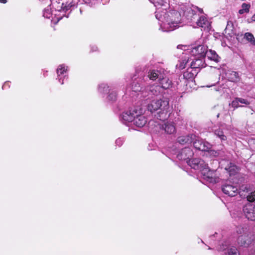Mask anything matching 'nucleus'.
I'll use <instances>...</instances> for the list:
<instances>
[{
  "label": "nucleus",
  "instance_id": "nucleus-1",
  "mask_svg": "<svg viewBox=\"0 0 255 255\" xmlns=\"http://www.w3.org/2000/svg\"><path fill=\"white\" fill-rule=\"evenodd\" d=\"M156 18L163 23L161 27L163 31H171L179 27L181 21V13L176 10L167 12L166 8L162 11H156Z\"/></svg>",
  "mask_w": 255,
  "mask_h": 255
},
{
  "label": "nucleus",
  "instance_id": "nucleus-2",
  "mask_svg": "<svg viewBox=\"0 0 255 255\" xmlns=\"http://www.w3.org/2000/svg\"><path fill=\"white\" fill-rule=\"evenodd\" d=\"M169 108V101L167 99L152 100L148 104L147 107L148 111L151 113L160 110L162 112V114H166Z\"/></svg>",
  "mask_w": 255,
  "mask_h": 255
},
{
  "label": "nucleus",
  "instance_id": "nucleus-3",
  "mask_svg": "<svg viewBox=\"0 0 255 255\" xmlns=\"http://www.w3.org/2000/svg\"><path fill=\"white\" fill-rule=\"evenodd\" d=\"M201 174L203 176V178L207 182L214 183L219 181V178L216 176L215 171L210 169L208 165L203 169Z\"/></svg>",
  "mask_w": 255,
  "mask_h": 255
},
{
  "label": "nucleus",
  "instance_id": "nucleus-4",
  "mask_svg": "<svg viewBox=\"0 0 255 255\" xmlns=\"http://www.w3.org/2000/svg\"><path fill=\"white\" fill-rule=\"evenodd\" d=\"M243 211L248 220L255 221V203H249L246 204L243 207Z\"/></svg>",
  "mask_w": 255,
  "mask_h": 255
},
{
  "label": "nucleus",
  "instance_id": "nucleus-5",
  "mask_svg": "<svg viewBox=\"0 0 255 255\" xmlns=\"http://www.w3.org/2000/svg\"><path fill=\"white\" fill-rule=\"evenodd\" d=\"M188 164L193 169L199 170L201 172L204 168L207 167L208 164L199 158H194L187 161Z\"/></svg>",
  "mask_w": 255,
  "mask_h": 255
},
{
  "label": "nucleus",
  "instance_id": "nucleus-6",
  "mask_svg": "<svg viewBox=\"0 0 255 255\" xmlns=\"http://www.w3.org/2000/svg\"><path fill=\"white\" fill-rule=\"evenodd\" d=\"M160 93V87L158 85H152L145 88V91L142 92V97L148 99L152 96H157Z\"/></svg>",
  "mask_w": 255,
  "mask_h": 255
},
{
  "label": "nucleus",
  "instance_id": "nucleus-7",
  "mask_svg": "<svg viewBox=\"0 0 255 255\" xmlns=\"http://www.w3.org/2000/svg\"><path fill=\"white\" fill-rule=\"evenodd\" d=\"M142 110L141 109H138L137 114H135L133 124L137 127H143L147 123L146 118L143 115H141Z\"/></svg>",
  "mask_w": 255,
  "mask_h": 255
},
{
  "label": "nucleus",
  "instance_id": "nucleus-8",
  "mask_svg": "<svg viewBox=\"0 0 255 255\" xmlns=\"http://www.w3.org/2000/svg\"><path fill=\"white\" fill-rule=\"evenodd\" d=\"M138 109H131L128 111L123 113L120 117V120L123 123L133 122L135 114H137Z\"/></svg>",
  "mask_w": 255,
  "mask_h": 255
},
{
  "label": "nucleus",
  "instance_id": "nucleus-9",
  "mask_svg": "<svg viewBox=\"0 0 255 255\" xmlns=\"http://www.w3.org/2000/svg\"><path fill=\"white\" fill-rule=\"evenodd\" d=\"M208 50V47L203 45H199L194 47L191 50L192 55L196 57L204 58Z\"/></svg>",
  "mask_w": 255,
  "mask_h": 255
},
{
  "label": "nucleus",
  "instance_id": "nucleus-10",
  "mask_svg": "<svg viewBox=\"0 0 255 255\" xmlns=\"http://www.w3.org/2000/svg\"><path fill=\"white\" fill-rule=\"evenodd\" d=\"M193 142L194 147L199 150L207 151L211 148V145L209 142L201 139L195 138Z\"/></svg>",
  "mask_w": 255,
  "mask_h": 255
},
{
  "label": "nucleus",
  "instance_id": "nucleus-11",
  "mask_svg": "<svg viewBox=\"0 0 255 255\" xmlns=\"http://www.w3.org/2000/svg\"><path fill=\"white\" fill-rule=\"evenodd\" d=\"M193 155V152L190 148L186 147L182 149L177 154V157L179 160H187Z\"/></svg>",
  "mask_w": 255,
  "mask_h": 255
},
{
  "label": "nucleus",
  "instance_id": "nucleus-12",
  "mask_svg": "<svg viewBox=\"0 0 255 255\" xmlns=\"http://www.w3.org/2000/svg\"><path fill=\"white\" fill-rule=\"evenodd\" d=\"M223 192L230 196H235L238 194V188L232 184H225L223 185Z\"/></svg>",
  "mask_w": 255,
  "mask_h": 255
},
{
  "label": "nucleus",
  "instance_id": "nucleus-13",
  "mask_svg": "<svg viewBox=\"0 0 255 255\" xmlns=\"http://www.w3.org/2000/svg\"><path fill=\"white\" fill-rule=\"evenodd\" d=\"M192 60V61L190 63V67L192 69H201L206 66L204 58L194 56Z\"/></svg>",
  "mask_w": 255,
  "mask_h": 255
},
{
  "label": "nucleus",
  "instance_id": "nucleus-14",
  "mask_svg": "<svg viewBox=\"0 0 255 255\" xmlns=\"http://www.w3.org/2000/svg\"><path fill=\"white\" fill-rule=\"evenodd\" d=\"M196 136L193 134L182 135L178 137L177 142L182 145H188L193 142Z\"/></svg>",
  "mask_w": 255,
  "mask_h": 255
},
{
  "label": "nucleus",
  "instance_id": "nucleus-15",
  "mask_svg": "<svg viewBox=\"0 0 255 255\" xmlns=\"http://www.w3.org/2000/svg\"><path fill=\"white\" fill-rule=\"evenodd\" d=\"M158 81L160 89H168L172 86V81L168 78L164 77L163 74L161 78L158 80Z\"/></svg>",
  "mask_w": 255,
  "mask_h": 255
},
{
  "label": "nucleus",
  "instance_id": "nucleus-16",
  "mask_svg": "<svg viewBox=\"0 0 255 255\" xmlns=\"http://www.w3.org/2000/svg\"><path fill=\"white\" fill-rule=\"evenodd\" d=\"M159 128L163 129L166 133L170 134L174 133L176 131L175 126L171 123L167 122L164 125H159Z\"/></svg>",
  "mask_w": 255,
  "mask_h": 255
},
{
  "label": "nucleus",
  "instance_id": "nucleus-17",
  "mask_svg": "<svg viewBox=\"0 0 255 255\" xmlns=\"http://www.w3.org/2000/svg\"><path fill=\"white\" fill-rule=\"evenodd\" d=\"M142 86V80H140L134 81L132 85V91L135 92H139L138 95H140L141 97H142V92L145 91V88H143Z\"/></svg>",
  "mask_w": 255,
  "mask_h": 255
},
{
  "label": "nucleus",
  "instance_id": "nucleus-18",
  "mask_svg": "<svg viewBox=\"0 0 255 255\" xmlns=\"http://www.w3.org/2000/svg\"><path fill=\"white\" fill-rule=\"evenodd\" d=\"M162 74L161 72L158 70H150L147 73V77L149 78L150 80L152 81H154L158 79L161 78L162 77Z\"/></svg>",
  "mask_w": 255,
  "mask_h": 255
},
{
  "label": "nucleus",
  "instance_id": "nucleus-19",
  "mask_svg": "<svg viewBox=\"0 0 255 255\" xmlns=\"http://www.w3.org/2000/svg\"><path fill=\"white\" fill-rule=\"evenodd\" d=\"M206 56H207L209 59L216 63H218L220 61V57L214 50L208 49L206 54Z\"/></svg>",
  "mask_w": 255,
  "mask_h": 255
},
{
  "label": "nucleus",
  "instance_id": "nucleus-20",
  "mask_svg": "<svg viewBox=\"0 0 255 255\" xmlns=\"http://www.w3.org/2000/svg\"><path fill=\"white\" fill-rule=\"evenodd\" d=\"M152 3H153L155 7H158L156 11H160L159 10L160 7L163 6L164 8H166L168 6L167 0H149Z\"/></svg>",
  "mask_w": 255,
  "mask_h": 255
},
{
  "label": "nucleus",
  "instance_id": "nucleus-21",
  "mask_svg": "<svg viewBox=\"0 0 255 255\" xmlns=\"http://www.w3.org/2000/svg\"><path fill=\"white\" fill-rule=\"evenodd\" d=\"M197 24L198 26L206 28H208L210 25V23L207 17L205 16H201L198 21H197Z\"/></svg>",
  "mask_w": 255,
  "mask_h": 255
},
{
  "label": "nucleus",
  "instance_id": "nucleus-22",
  "mask_svg": "<svg viewBox=\"0 0 255 255\" xmlns=\"http://www.w3.org/2000/svg\"><path fill=\"white\" fill-rule=\"evenodd\" d=\"M230 175H234L238 171L237 166L232 163H230L225 168Z\"/></svg>",
  "mask_w": 255,
  "mask_h": 255
},
{
  "label": "nucleus",
  "instance_id": "nucleus-23",
  "mask_svg": "<svg viewBox=\"0 0 255 255\" xmlns=\"http://www.w3.org/2000/svg\"><path fill=\"white\" fill-rule=\"evenodd\" d=\"M98 91L102 94L108 93L110 91L109 86L107 84L101 83L99 85Z\"/></svg>",
  "mask_w": 255,
  "mask_h": 255
},
{
  "label": "nucleus",
  "instance_id": "nucleus-24",
  "mask_svg": "<svg viewBox=\"0 0 255 255\" xmlns=\"http://www.w3.org/2000/svg\"><path fill=\"white\" fill-rule=\"evenodd\" d=\"M67 71V67L65 65H60L59 66L57 69V74L58 77H59L60 75H64V78H65L66 75H64V74L66 73Z\"/></svg>",
  "mask_w": 255,
  "mask_h": 255
},
{
  "label": "nucleus",
  "instance_id": "nucleus-25",
  "mask_svg": "<svg viewBox=\"0 0 255 255\" xmlns=\"http://www.w3.org/2000/svg\"><path fill=\"white\" fill-rule=\"evenodd\" d=\"M178 10L177 11H179L181 14L185 15L186 12H190V11L193 12V10L191 9L190 7H187L186 5L183 4L178 6V8H177Z\"/></svg>",
  "mask_w": 255,
  "mask_h": 255
},
{
  "label": "nucleus",
  "instance_id": "nucleus-26",
  "mask_svg": "<svg viewBox=\"0 0 255 255\" xmlns=\"http://www.w3.org/2000/svg\"><path fill=\"white\" fill-rule=\"evenodd\" d=\"M247 236L246 235H241L238 239V243L241 246H247L249 243L247 242Z\"/></svg>",
  "mask_w": 255,
  "mask_h": 255
},
{
  "label": "nucleus",
  "instance_id": "nucleus-27",
  "mask_svg": "<svg viewBox=\"0 0 255 255\" xmlns=\"http://www.w3.org/2000/svg\"><path fill=\"white\" fill-rule=\"evenodd\" d=\"M249 191V189L247 186H242L239 190H238V193H239L242 197L245 198L246 197Z\"/></svg>",
  "mask_w": 255,
  "mask_h": 255
},
{
  "label": "nucleus",
  "instance_id": "nucleus-28",
  "mask_svg": "<svg viewBox=\"0 0 255 255\" xmlns=\"http://www.w3.org/2000/svg\"><path fill=\"white\" fill-rule=\"evenodd\" d=\"M229 78L230 79V81L234 82H236L239 81V76L238 72L235 71H232L230 73V76Z\"/></svg>",
  "mask_w": 255,
  "mask_h": 255
},
{
  "label": "nucleus",
  "instance_id": "nucleus-29",
  "mask_svg": "<svg viewBox=\"0 0 255 255\" xmlns=\"http://www.w3.org/2000/svg\"><path fill=\"white\" fill-rule=\"evenodd\" d=\"M244 38L255 46V38L251 33L246 32L244 35Z\"/></svg>",
  "mask_w": 255,
  "mask_h": 255
},
{
  "label": "nucleus",
  "instance_id": "nucleus-30",
  "mask_svg": "<svg viewBox=\"0 0 255 255\" xmlns=\"http://www.w3.org/2000/svg\"><path fill=\"white\" fill-rule=\"evenodd\" d=\"M214 134L219 137L221 140H225L227 139L226 136L224 134L223 131L220 129L215 130Z\"/></svg>",
  "mask_w": 255,
  "mask_h": 255
},
{
  "label": "nucleus",
  "instance_id": "nucleus-31",
  "mask_svg": "<svg viewBox=\"0 0 255 255\" xmlns=\"http://www.w3.org/2000/svg\"><path fill=\"white\" fill-rule=\"evenodd\" d=\"M250 7V4L244 3L242 4V9L239 10V13L241 14H242L245 12H248L249 11Z\"/></svg>",
  "mask_w": 255,
  "mask_h": 255
},
{
  "label": "nucleus",
  "instance_id": "nucleus-32",
  "mask_svg": "<svg viewBox=\"0 0 255 255\" xmlns=\"http://www.w3.org/2000/svg\"><path fill=\"white\" fill-rule=\"evenodd\" d=\"M52 15L51 9L50 6H47L43 11V16L49 18Z\"/></svg>",
  "mask_w": 255,
  "mask_h": 255
},
{
  "label": "nucleus",
  "instance_id": "nucleus-33",
  "mask_svg": "<svg viewBox=\"0 0 255 255\" xmlns=\"http://www.w3.org/2000/svg\"><path fill=\"white\" fill-rule=\"evenodd\" d=\"M246 197L250 203H253L255 201V190L247 194Z\"/></svg>",
  "mask_w": 255,
  "mask_h": 255
},
{
  "label": "nucleus",
  "instance_id": "nucleus-34",
  "mask_svg": "<svg viewBox=\"0 0 255 255\" xmlns=\"http://www.w3.org/2000/svg\"><path fill=\"white\" fill-rule=\"evenodd\" d=\"M233 30V24L232 21H228L227 23V25L226 28L225 29L226 33H227L228 31V34H230V32H232Z\"/></svg>",
  "mask_w": 255,
  "mask_h": 255
},
{
  "label": "nucleus",
  "instance_id": "nucleus-35",
  "mask_svg": "<svg viewBox=\"0 0 255 255\" xmlns=\"http://www.w3.org/2000/svg\"><path fill=\"white\" fill-rule=\"evenodd\" d=\"M117 94L114 92H112L108 96V99L110 101L114 102L116 100Z\"/></svg>",
  "mask_w": 255,
  "mask_h": 255
},
{
  "label": "nucleus",
  "instance_id": "nucleus-36",
  "mask_svg": "<svg viewBox=\"0 0 255 255\" xmlns=\"http://www.w3.org/2000/svg\"><path fill=\"white\" fill-rule=\"evenodd\" d=\"M246 229H247L246 228H245L243 227H242V226L238 227L237 229V233L239 235H246L245 234V233Z\"/></svg>",
  "mask_w": 255,
  "mask_h": 255
},
{
  "label": "nucleus",
  "instance_id": "nucleus-37",
  "mask_svg": "<svg viewBox=\"0 0 255 255\" xmlns=\"http://www.w3.org/2000/svg\"><path fill=\"white\" fill-rule=\"evenodd\" d=\"M229 255H240L237 249L235 248H231L228 251Z\"/></svg>",
  "mask_w": 255,
  "mask_h": 255
},
{
  "label": "nucleus",
  "instance_id": "nucleus-38",
  "mask_svg": "<svg viewBox=\"0 0 255 255\" xmlns=\"http://www.w3.org/2000/svg\"><path fill=\"white\" fill-rule=\"evenodd\" d=\"M231 105L234 108H238L240 106L239 105V102L238 101V98H235V99L232 101Z\"/></svg>",
  "mask_w": 255,
  "mask_h": 255
},
{
  "label": "nucleus",
  "instance_id": "nucleus-39",
  "mask_svg": "<svg viewBox=\"0 0 255 255\" xmlns=\"http://www.w3.org/2000/svg\"><path fill=\"white\" fill-rule=\"evenodd\" d=\"M188 62L186 61V60H183L182 62H180V63L179 65H177V67H178V68L180 69H183L185 68L186 64H187Z\"/></svg>",
  "mask_w": 255,
  "mask_h": 255
},
{
  "label": "nucleus",
  "instance_id": "nucleus-40",
  "mask_svg": "<svg viewBox=\"0 0 255 255\" xmlns=\"http://www.w3.org/2000/svg\"><path fill=\"white\" fill-rule=\"evenodd\" d=\"M238 101H239V103L241 104H244L245 105H249L250 104L248 100L243 98H238Z\"/></svg>",
  "mask_w": 255,
  "mask_h": 255
},
{
  "label": "nucleus",
  "instance_id": "nucleus-41",
  "mask_svg": "<svg viewBox=\"0 0 255 255\" xmlns=\"http://www.w3.org/2000/svg\"><path fill=\"white\" fill-rule=\"evenodd\" d=\"M124 141L123 138L120 137L116 140V144L117 145L121 146L123 144Z\"/></svg>",
  "mask_w": 255,
  "mask_h": 255
},
{
  "label": "nucleus",
  "instance_id": "nucleus-42",
  "mask_svg": "<svg viewBox=\"0 0 255 255\" xmlns=\"http://www.w3.org/2000/svg\"><path fill=\"white\" fill-rule=\"evenodd\" d=\"M194 75V73L191 72H185L183 74V76L186 78H192Z\"/></svg>",
  "mask_w": 255,
  "mask_h": 255
},
{
  "label": "nucleus",
  "instance_id": "nucleus-43",
  "mask_svg": "<svg viewBox=\"0 0 255 255\" xmlns=\"http://www.w3.org/2000/svg\"><path fill=\"white\" fill-rule=\"evenodd\" d=\"M210 152V155L213 156H217L219 155V152L217 151H215L214 150H211L209 149L208 151Z\"/></svg>",
  "mask_w": 255,
  "mask_h": 255
},
{
  "label": "nucleus",
  "instance_id": "nucleus-44",
  "mask_svg": "<svg viewBox=\"0 0 255 255\" xmlns=\"http://www.w3.org/2000/svg\"><path fill=\"white\" fill-rule=\"evenodd\" d=\"M59 82L61 84H63L64 83V79H62L61 78H59Z\"/></svg>",
  "mask_w": 255,
  "mask_h": 255
},
{
  "label": "nucleus",
  "instance_id": "nucleus-45",
  "mask_svg": "<svg viewBox=\"0 0 255 255\" xmlns=\"http://www.w3.org/2000/svg\"><path fill=\"white\" fill-rule=\"evenodd\" d=\"M6 2V0H0V2L2 3H5Z\"/></svg>",
  "mask_w": 255,
  "mask_h": 255
},
{
  "label": "nucleus",
  "instance_id": "nucleus-46",
  "mask_svg": "<svg viewBox=\"0 0 255 255\" xmlns=\"http://www.w3.org/2000/svg\"><path fill=\"white\" fill-rule=\"evenodd\" d=\"M252 19L253 21H255V14L253 15V16L252 17Z\"/></svg>",
  "mask_w": 255,
  "mask_h": 255
},
{
  "label": "nucleus",
  "instance_id": "nucleus-47",
  "mask_svg": "<svg viewBox=\"0 0 255 255\" xmlns=\"http://www.w3.org/2000/svg\"><path fill=\"white\" fill-rule=\"evenodd\" d=\"M97 47H95V48H94L93 51H96L97 49Z\"/></svg>",
  "mask_w": 255,
  "mask_h": 255
},
{
  "label": "nucleus",
  "instance_id": "nucleus-48",
  "mask_svg": "<svg viewBox=\"0 0 255 255\" xmlns=\"http://www.w3.org/2000/svg\"><path fill=\"white\" fill-rule=\"evenodd\" d=\"M97 47H95V48H94L93 51H96L97 49Z\"/></svg>",
  "mask_w": 255,
  "mask_h": 255
},
{
  "label": "nucleus",
  "instance_id": "nucleus-49",
  "mask_svg": "<svg viewBox=\"0 0 255 255\" xmlns=\"http://www.w3.org/2000/svg\"><path fill=\"white\" fill-rule=\"evenodd\" d=\"M208 249H209V250H211V248H210V247H209Z\"/></svg>",
  "mask_w": 255,
  "mask_h": 255
},
{
  "label": "nucleus",
  "instance_id": "nucleus-50",
  "mask_svg": "<svg viewBox=\"0 0 255 255\" xmlns=\"http://www.w3.org/2000/svg\"><path fill=\"white\" fill-rule=\"evenodd\" d=\"M80 12H81V13H82V10H81V9H80Z\"/></svg>",
  "mask_w": 255,
  "mask_h": 255
},
{
  "label": "nucleus",
  "instance_id": "nucleus-51",
  "mask_svg": "<svg viewBox=\"0 0 255 255\" xmlns=\"http://www.w3.org/2000/svg\"><path fill=\"white\" fill-rule=\"evenodd\" d=\"M219 114H218L217 117H219Z\"/></svg>",
  "mask_w": 255,
  "mask_h": 255
},
{
  "label": "nucleus",
  "instance_id": "nucleus-52",
  "mask_svg": "<svg viewBox=\"0 0 255 255\" xmlns=\"http://www.w3.org/2000/svg\"><path fill=\"white\" fill-rule=\"evenodd\" d=\"M151 123H152V122H149V124H150Z\"/></svg>",
  "mask_w": 255,
  "mask_h": 255
}]
</instances>
